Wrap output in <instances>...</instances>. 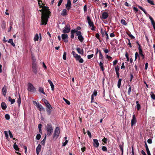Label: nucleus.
<instances>
[{
  "mask_svg": "<svg viewBox=\"0 0 155 155\" xmlns=\"http://www.w3.org/2000/svg\"><path fill=\"white\" fill-rule=\"evenodd\" d=\"M38 5L40 8H42V9L39 10V11L41 12L42 15L41 17V25H45L47 24L48 18L50 12L48 8L45 6V5L42 2L41 0H38Z\"/></svg>",
  "mask_w": 155,
  "mask_h": 155,
  "instance_id": "f257e3e1",
  "label": "nucleus"
},
{
  "mask_svg": "<svg viewBox=\"0 0 155 155\" xmlns=\"http://www.w3.org/2000/svg\"><path fill=\"white\" fill-rule=\"evenodd\" d=\"M47 135L50 136L53 132V128L51 124H47L46 127Z\"/></svg>",
  "mask_w": 155,
  "mask_h": 155,
  "instance_id": "f03ea898",
  "label": "nucleus"
},
{
  "mask_svg": "<svg viewBox=\"0 0 155 155\" xmlns=\"http://www.w3.org/2000/svg\"><path fill=\"white\" fill-rule=\"evenodd\" d=\"M72 54L76 61H78L80 63H82L84 62V60L81 58V56L76 53L74 51H72Z\"/></svg>",
  "mask_w": 155,
  "mask_h": 155,
  "instance_id": "7ed1b4c3",
  "label": "nucleus"
},
{
  "mask_svg": "<svg viewBox=\"0 0 155 155\" xmlns=\"http://www.w3.org/2000/svg\"><path fill=\"white\" fill-rule=\"evenodd\" d=\"M32 70L33 72L35 74L37 73V65L36 62L35 61L33 60V61L32 63Z\"/></svg>",
  "mask_w": 155,
  "mask_h": 155,
  "instance_id": "20e7f679",
  "label": "nucleus"
},
{
  "mask_svg": "<svg viewBox=\"0 0 155 155\" xmlns=\"http://www.w3.org/2000/svg\"><path fill=\"white\" fill-rule=\"evenodd\" d=\"M60 134V128L57 127L56 128L54 134L53 138L57 139L59 136Z\"/></svg>",
  "mask_w": 155,
  "mask_h": 155,
  "instance_id": "39448f33",
  "label": "nucleus"
},
{
  "mask_svg": "<svg viewBox=\"0 0 155 155\" xmlns=\"http://www.w3.org/2000/svg\"><path fill=\"white\" fill-rule=\"evenodd\" d=\"M87 20L89 24V26L90 27H91V29L92 30H94V25L92 21H91L90 20V17L87 16Z\"/></svg>",
  "mask_w": 155,
  "mask_h": 155,
  "instance_id": "423d86ee",
  "label": "nucleus"
},
{
  "mask_svg": "<svg viewBox=\"0 0 155 155\" xmlns=\"http://www.w3.org/2000/svg\"><path fill=\"white\" fill-rule=\"evenodd\" d=\"M28 90L29 91L33 92H34L35 90L32 84L30 83L28 84Z\"/></svg>",
  "mask_w": 155,
  "mask_h": 155,
  "instance_id": "0eeeda50",
  "label": "nucleus"
},
{
  "mask_svg": "<svg viewBox=\"0 0 155 155\" xmlns=\"http://www.w3.org/2000/svg\"><path fill=\"white\" fill-rule=\"evenodd\" d=\"M77 35L78 36V38L79 40L81 42H82L84 40V38L81 35V32L80 31L77 32Z\"/></svg>",
  "mask_w": 155,
  "mask_h": 155,
  "instance_id": "6e6552de",
  "label": "nucleus"
},
{
  "mask_svg": "<svg viewBox=\"0 0 155 155\" xmlns=\"http://www.w3.org/2000/svg\"><path fill=\"white\" fill-rule=\"evenodd\" d=\"M70 27L69 25L67 24L64 29L63 30V32L64 33H68L70 31Z\"/></svg>",
  "mask_w": 155,
  "mask_h": 155,
  "instance_id": "1a4fd4ad",
  "label": "nucleus"
},
{
  "mask_svg": "<svg viewBox=\"0 0 155 155\" xmlns=\"http://www.w3.org/2000/svg\"><path fill=\"white\" fill-rule=\"evenodd\" d=\"M46 110L48 115H50L51 114V110L52 109V107L50 105L49 103L46 105Z\"/></svg>",
  "mask_w": 155,
  "mask_h": 155,
  "instance_id": "9d476101",
  "label": "nucleus"
},
{
  "mask_svg": "<svg viewBox=\"0 0 155 155\" xmlns=\"http://www.w3.org/2000/svg\"><path fill=\"white\" fill-rule=\"evenodd\" d=\"M93 145L96 148H97L99 145V143L98 142V140L97 139H93Z\"/></svg>",
  "mask_w": 155,
  "mask_h": 155,
  "instance_id": "9b49d317",
  "label": "nucleus"
},
{
  "mask_svg": "<svg viewBox=\"0 0 155 155\" xmlns=\"http://www.w3.org/2000/svg\"><path fill=\"white\" fill-rule=\"evenodd\" d=\"M61 37L63 40L65 42L68 41V36L67 34H62L61 35Z\"/></svg>",
  "mask_w": 155,
  "mask_h": 155,
  "instance_id": "f8f14e48",
  "label": "nucleus"
},
{
  "mask_svg": "<svg viewBox=\"0 0 155 155\" xmlns=\"http://www.w3.org/2000/svg\"><path fill=\"white\" fill-rule=\"evenodd\" d=\"M137 122L136 119L134 114H133L132 119L131 121V126H133L135 125Z\"/></svg>",
  "mask_w": 155,
  "mask_h": 155,
  "instance_id": "ddd939ff",
  "label": "nucleus"
},
{
  "mask_svg": "<svg viewBox=\"0 0 155 155\" xmlns=\"http://www.w3.org/2000/svg\"><path fill=\"white\" fill-rule=\"evenodd\" d=\"M108 13L107 12H104L102 13L101 18L102 19H105L108 17Z\"/></svg>",
  "mask_w": 155,
  "mask_h": 155,
  "instance_id": "4468645a",
  "label": "nucleus"
},
{
  "mask_svg": "<svg viewBox=\"0 0 155 155\" xmlns=\"http://www.w3.org/2000/svg\"><path fill=\"white\" fill-rule=\"evenodd\" d=\"M66 8L68 10H69L71 7V2H67V4L65 5Z\"/></svg>",
  "mask_w": 155,
  "mask_h": 155,
  "instance_id": "2eb2a0df",
  "label": "nucleus"
},
{
  "mask_svg": "<svg viewBox=\"0 0 155 155\" xmlns=\"http://www.w3.org/2000/svg\"><path fill=\"white\" fill-rule=\"evenodd\" d=\"M7 87L6 86H4L2 89V94L4 96H5L6 93H7Z\"/></svg>",
  "mask_w": 155,
  "mask_h": 155,
  "instance_id": "dca6fc26",
  "label": "nucleus"
},
{
  "mask_svg": "<svg viewBox=\"0 0 155 155\" xmlns=\"http://www.w3.org/2000/svg\"><path fill=\"white\" fill-rule=\"evenodd\" d=\"M41 146L40 144H38L36 148V150L37 154L38 155L41 150Z\"/></svg>",
  "mask_w": 155,
  "mask_h": 155,
  "instance_id": "f3484780",
  "label": "nucleus"
},
{
  "mask_svg": "<svg viewBox=\"0 0 155 155\" xmlns=\"http://www.w3.org/2000/svg\"><path fill=\"white\" fill-rule=\"evenodd\" d=\"M76 50L79 54L82 55H83L84 54V51L83 49H81L80 48H76Z\"/></svg>",
  "mask_w": 155,
  "mask_h": 155,
  "instance_id": "a211bd4d",
  "label": "nucleus"
},
{
  "mask_svg": "<svg viewBox=\"0 0 155 155\" xmlns=\"http://www.w3.org/2000/svg\"><path fill=\"white\" fill-rule=\"evenodd\" d=\"M38 110L40 111H43L44 110V108H43L42 106L39 104H38L37 105V106H36Z\"/></svg>",
  "mask_w": 155,
  "mask_h": 155,
  "instance_id": "6ab92c4d",
  "label": "nucleus"
},
{
  "mask_svg": "<svg viewBox=\"0 0 155 155\" xmlns=\"http://www.w3.org/2000/svg\"><path fill=\"white\" fill-rule=\"evenodd\" d=\"M48 82L49 83V84H50V85L51 87V90L52 91H53L54 89V85L53 84L52 82L50 80H48Z\"/></svg>",
  "mask_w": 155,
  "mask_h": 155,
  "instance_id": "aec40b11",
  "label": "nucleus"
},
{
  "mask_svg": "<svg viewBox=\"0 0 155 155\" xmlns=\"http://www.w3.org/2000/svg\"><path fill=\"white\" fill-rule=\"evenodd\" d=\"M8 99L9 101L11 102V104H14L15 101V99H14L11 98L10 97H8Z\"/></svg>",
  "mask_w": 155,
  "mask_h": 155,
  "instance_id": "412c9836",
  "label": "nucleus"
},
{
  "mask_svg": "<svg viewBox=\"0 0 155 155\" xmlns=\"http://www.w3.org/2000/svg\"><path fill=\"white\" fill-rule=\"evenodd\" d=\"M1 106L3 110H5L7 107L6 105L4 102H2L1 104Z\"/></svg>",
  "mask_w": 155,
  "mask_h": 155,
  "instance_id": "4be33fe9",
  "label": "nucleus"
},
{
  "mask_svg": "<svg viewBox=\"0 0 155 155\" xmlns=\"http://www.w3.org/2000/svg\"><path fill=\"white\" fill-rule=\"evenodd\" d=\"M67 14V10L66 9H63L61 14V15L64 16L66 15Z\"/></svg>",
  "mask_w": 155,
  "mask_h": 155,
  "instance_id": "5701e85b",
  "label": "nucleus"
},
{
  "mask_svg": "<svg viewBox=\"0 0 155 155\" xmlns=\"http://www.w3.org/2000/svg\"><path fill=\"white\" fill-rule=\"evenodd\" d=\"M8 42L9 43H10L12 45L13 47H15V44L13 43V40L12 39H9L8 41Z\"/></svg>",
  "mask_w": 155,
  "mask_h": 155,
  "instance_id": "b1692460",
  "label": "nucleus"
},
{
  "mask_svg": "<svg viewBox=\"0 0 155 155\" xmlns=\"http://www.w3.org/2000/svg\"><path fill=\"white\" fill-rule=\"evenodd\" d=\"M13 147L14 149L16 151H19V148L18 147V145L16 144V143H15L13 145Z\"/></svg>",
  "mask_w": 155,
  "mask_h": 155,
  "instance_id": "393cba45",
  "label": "nucleus"
},
{
  "mask_svg": "<svg viewBox=\"0 0 155 155\" xmlns=\"http://www.w3.org/2000/svg\"><path fill=\"white\" fill-rule=\"evenodd\" d=\"M39 38V36L38 34H35V36L34 37V40L35 41H38Z\"/></svg>",
  "mask_w": 155,
  "mask_h": 155,
  "instance_id": "a878e982",
  "label": "nucleus"
},
{
  "mask_svg": "<svg viewBox=\"0 0 155 155\" xmlns=\"http://www.w3.org/2000/svg\"><path fill=\"white\" fill-rule=\"evenodd\" d=\"M42 125L41 124H40L38 125V128L39 129V131L40 133L42 134V130H41V127H42Z\"/></svg>",
  "mask_w": 155,
  "mask_h": 155,
  "instance_id": "bb28decb",
  "label": "nucleus"
},
{
  "mask_svg": "<svg viewBox=\"0 0 155 155\" xmlns=\"http://www.w3.org/2000/svg\"><path fill=\"white\" fill-rule=\"evenodd\" d=\"M143 51L142 50L139 51V53L140 55L142 57V59H143L144 58V56L143 54Z\"/></svg>",
  "mask_w": 155,
  "mask_h": 155,
  "instance_id": "cd10ccee",
  "label": "nucleus"
},
{
  "mask_svg": "<svg viewBox=\"0 0 155 155\" xmlns=\"http://www.w3.org/2000/svg\"><path fill=\"white\" fill-rule=\"evenodd\" d=\"M121 80H122L121 79H119L117 83V87L119 88L120 87Z\"/></svg>",
  "mask_w": 155,
  "mask_h": 155,
  "instance_id": "c85d7f7f",
  "label": "nucleus"
},
{
  "mask_svg": "<svg viewBox=\"0 0 155 155\" xmlns=\"http://www.w3.org/2000/svg\"><path fill=\"white\" fill-rule=\"evenodd\" d=\"M39 91L42 93L43 94H45V93L44 92L43 89L42 87H40L39 88Z\"/></svg>",
  "mask_w": 155,
  "mask_h": 155,
  "instance_id": "c756f323",
  "label": "nucleus"
},
{
  "mask_svg": "<svg viewBox=\"0 0 155 155\" xmlns=\"http://www.w3.org/2000/svg\"><path fill=\"white\" fill-rule=\"evenodd\" d=\"M2 27L3 29H5L6 28V23L5 21H3L2 25Z\"/></svg>",
  "mask_w": 155,
  "mask_h": 155,
  "instance_id": "7c9ffc66",
  "label": "nucleus"
},
{
  "mask_svg": "<svg viewBox=\"0 0 155 155\" xmlns=\"http://www.w3.org/2000/svg\"><path fill=\"white\" fill-rule=\"evenodd\" d=\"M17 102L19 106L21 103V99L20 94H19V98L17 100Z\"/></svg>",
  "mask_w": 155,
  "mask_h": 155,
  "instance_id": "2f4dec72",
  "label": "nucleus"
},
{
  "mask_svg": "<svg viewBox=\"0 0 155 155\" xmlns=\"http://www.w3.org/2000/svg\"><path fill=\"white\" fill-rule=\"evenodd\" d=\"M121 24L125 25H127V23L126 21H125L123 19H121Z\"/></svg>",
  "mask_w": 155,
  "mask_h": 155,
  "instance_id": "473e14b6",
  "label": "nucleus"
},
{
  "mask_svg": "<svg viewBox=\"0 0 155 155\" xmlns=\"http://www.w3.org/2000/svg\"><path fill=\"white\" fill-rule=\"evenodd\" d=\"M129 87L127 92V93L128 95H130V92L131 91V87L130 85H129Z\"/></svg>",
  "mask_w": 155,
  "mask_h": 155,
  "instance_id": "72a5a7b5",
  "label": "nucleus"
},
{
  "mask_svg": "<svg viewBox=\"0 0 155 155\" xmlns=\"http://www.w3.org/2000/svg\"><path fill=\"white\" fill-rule=\"evenodd\" d=\"M115 69L116 73H119V69L118 66L115 67Z\"/></svg>",
  "mask_w": 155,
  "mask_h": 155,
  "instance_id": "f704fd0d",
  "label": "nucleus"
},
{
  "mask_svg": "<svg viewBox=\"0 0 155 155\" xmlns=\"http://www.w3.org/2000/svg\"><path fill=\"white\" fill-rule=\"evenodd\" d=\"M119 147H120V149L121 150L122 155L123 154V151H124L123 149V146L122 145H119Z\"/></svg>",
  "mask_w": 155,
  "mask_h": 155,
  "instance_id": "c9c22d12",
  "label": "nucleus"
},
{
  "mask_svg": "<svg viewBox=\"0 0 155 155\" xmlns=\"http://www.w3.org/2000/svg\"><path fill=\"white\" fill-rule=\"evenodd\" d=\"M99 58L100 59H101L102 60H103V55H102L101 52L100 51H99Z\"/></svg>",
  "mask_w": 155,
  "mask_h": 155,
  "instance_id": "e433bc0d",
  "label": "nucleus"
},
{
  "mask_svg": "<svg viewBox=\"0 0 155 155\" xmlns=\"http://www.w3.org/2000/svg\"><path fill=\"white\" fill-rule=\"evenodd\" d=\"M63 99L67 104L68 105L70 104V102L67 99H65L64 98H63Z\"/></svg>",
  "mask_w": 155,
  "mask_h": 155,
  "instance_id": "4c0bfd02",
  "label": "nucleus"
},
{
  "mask_svg": "<svg viewBox=\"0 0 155 155\" xmlns=\"http://www.w3.org/2000/svg\"><path fill=\"white\" fill-rule=\"evenodd\" d=\"M94 55L93 54H92L90 55H88L87 56V58L88 59H90L91 58L93 57Z\"/></svg>",
  "mask_w": 155,
  "mask_h": 155,
  "instance_id": "58836bf2",
  "label": "nucleus"
},
{
  "mask_svg": "<svg viewBox=\"0 0 155 155\" xmlns=\"http://www.w3.org/2000/svg\"><path fill=\"white\" fill-rule=\"evenodd\" d=\"M147 1L150 4L153 5H154V3L152 1L150 0H147Z\"/></svg>",
  "mask_w": 155,
  "mask_h": 155,
  "instance_id": "ea45409f",
  "label": "nucleus"
},
{
  "mask_svg": "<svg viewBox=\"0 0 155 155\" xmlns=\"http://www.w3.org/2000/svg\"><path fill=\"white\" fill-rule=\"evenodd\" d=\"M97 92L96 90H94V91L93 93L92 94L93 96H96L97 95Z\"/></svg>",
  "mask_w": 155,
  "mask_h": 155,
  "instance_id": "a19ab883",
  "label": "nucleus"
},
{
  "mask_svg": "<svg viewBox=\"0 0 155 155\" xmlns=\"http://www.w3.org/2000/svg\"><path fill=\"white\" fill-rule=\"evenodd\" d=\"M43 100L44 102V103L46 105H47V104H48L49 103H48V101L45 99H44Z\"/></svg>",
  "mask_w": 155,
  "mask_h": 155,
  "instance_id": "79ce46f5",
  "label": "nucleus"
},
{
  "mask_svg": "<svg viewBox=\"0 0 155 155\" xmlns=\"http://www.w3.org/2000/svg\"><path fill=\"white\" fill-rule=\"evenodd\" d=\"M41 137V136L39 134H38L36 136V138L38 140H39L40 139Z\"/></svg>",
  "mask_w": 155,
  "mask_h": 155,
  "instance_id": "37998d69",
  "label": "nucleus"
},
{
  "mask_svg": "<svg viewBox=\"0 0 155 155\" xmlns=\"http://www.w3.org/2000/svg\"><path fill=\"white\" fill-rule=\"evenodd\" d=\"M66 52H64L63 54V58L64 60H66Z\"/></svg>",
  "mask_w": 155,
  "mask_h": 155,
  "instance_id": "c03bdc74",
  "label": "nucleus"
},
{
  "mask_svg": "<svg viewBox=\"0 0 155 155\" xmlns=\"http://www.w3.org/2000/svg\"><path fill=\"white\" fill-rule=\"evenodd\" d=\"M5 118L6 119L8 120L10 119V116L8 114H6L5 116Z\"/></svg>",
  "mask_w": 155,
  "mask_h": 155,
  "instance_id": "a18cd8bd",
  "label": "nucleus"
},
{
  "mask_svg": "<svg viewBox=\"0 0 155 155\" xmlns=\"http://www.w3.org/2000/svg\"><path fill=\"white\" fill-rule=\"evenodd\" d=\"M79 31H78L77 30H72L71 31V33L74 34L75 33H76L77 34V32Z\"/></svg>",
  "mask_w": 155,
  "mask_h": 155,
  "instance_id": "49530a36",
  "label": "nucleus"
},
{
  "mask_svg": "<svg viewBox=\"0 0 155 155\" xmlns=\"http://www.w3.org/2000/svg\"><path fill=\"white\" fill-rule=\"evenodd\" d=\"M138 57H139V59H140V57L138 55V53L137 52L135 53V60H136L137 59Z\"/></svg>",
  "mask_w": 155,
  "mask_h": 155,
  "instance_id": "de8ad7c7",
  "label": "nucleus"
},
{
  "mask_svg": "<svg viewBox=\"0 0 155 155\" xmlns=\"http://www.w3.org/2000/svg\"><path fill=\"white\" fill-rule=\"evenodd\" d=\"M102 149L104 151H107V147L105 146L102 147Z\"/></svg>",
  "mask_w": 155,
  "mask_h": 155,
  "instance_id": "09e8293b",
  "label": "nucleus"
},
{
  "mask_svg": "<svg viewBox=\"0 0 155 155\" xmlns=\"http://www.w3.org/2000/svg\"><path fill=\"white\" fill-rule=\"evenodd\" d=\"M103 50L105 53L106 54L107 53L109 52L107 48H104L103 49Z\"/></svg>",
  "mask_w": 155,
  "mask_h": 155,
  "instance_id": "8fccbe9b",
  "label": "nucleus"
},
{
  "mask_svg": "<svg viewBox=\"0 0 155 155\" xmlns=\"http://www.w3.org/2000/svg\"><path fill=\"white\" fill-rule=\"evenodd\" d=\"M106 32H107L106 31H101V34H102V36L103 37H104L105 36V33Z\"/></svg>",
  "mask_w": 155,
  "mask_h": 155,
  "instance_id": "3c124183",
  "label": "nucleus"
},
{
  "mask_svg": "<svg viewBox=\"0 0 155 155\" xmlns=\"http://www.w3.org/2000/svg\"><path fill=\"white\" fill-rule=\"evenodd\" d=\"M149 18L150 20L151 23H153L154 22H155L153 20V18H152V17L151 16H149Z\"/></svg>",
  "mask_w": 155,
  "mask_h": 155,
  "instance_id": "603ef678",
  "label": "nucleus"
},
{
  "mask_svg": "<svg viewBox=\"0 0 155 155\" xmlns=\"http://www.w3.org/2000/svg\"><path fill=\"white\" fill-rule=\"evenodd\" d=\"M87 134L88 135L89 137L90 138H91V132L89 131H87Z\"/></svg>",
  "mask_w": 155,
  "mask_h": 155,
  "instance_id": "864d4df0",
  "label": "nucleus"
},
{
  "mask_svg": "<svg viewBox=\"0 0 155 155\" xmlns=\"http://www.w3.org/2000/svg\"><path fill=\"white\" fill-rule=\"evenodd\" d=\"M106 58L109 60H110L112 59V57L110 56H108V55H106Z\"/></svg>",
  "mask_w": 155,
  "mask_h": 155,
  "instance_id": "5fc2aeb1",
  "label": "nucleus"
},
{
  "mask_svg": "<svg viewBox=\"0 0 155 155\" xmlns=\"http://www.w3.org/2000/svg\"><path fill=\"white\" fill-rule=\"evenodd\" d=\"M140 108V104H137V110H139Z\"/></svg>",
  "mask_w": 155,
  "mask_h": 155,
  "instance_id": "6e6d98bb",
  "label": "nucleus"
},
{
  "mask_svg": "<svg viewBox=\"0 0 155 155\" xmlns=\"http://www.w3.org/2000/svg\"><path fill=\"white\" fill-rule=\"evenodd\" d=\"M62 1H63V0H59V2H58V6H60L61 4Z\"/></svg>",
  "mask_w": 155,
  "mask_h": 155,
  "instance_id": "4d7b16f0",
  "label": "nucleus"
},
{
  "mask_svg": "<svg viewBox=\"0 0 155 155\" xmlns=\"http://www.w3.org/2000/svg\"><path fill=\"white\" fill-rule=\"evenodd\" d=\"M45 141V138H44V139L41 142V143L42 144L44 145Z\"/></svg>",
  "mask_w": 155,
  "mask_h": 155,
  "instance_id": "13d9d810",
  "label": "nucleus"
},
{
  "mask_svg": "<svg viewBox=\"0 0 155 155\" xmlns=\"http://www.w3.org/2000/svg\"><path fill=\"white\" fill-rule=\"evenodd\" d=\"M125 56L127 59V61H129V58L127 53H126L125 54Z\"/></svg>",
  "mask_w": 155,
  "mask_h": 155,
  "instance_id": "bf43d9fd",
  "label": "nucleus"
},
{
  "mask_svg": "<svg viewBox=\"0 0 155 155\" xmlns=\"http://www.w3.org/2000/svg\"><path fill=\"white\" fill-rule=\"evenodd\" d=\"M8 132H9V136H10V137L11 138H12L13 137V135H12V133H11V132L9 130Z\"/></svg>",
  "mask_w": 155,
  "mask_h": 155,
  "instance_id": "052dcab7",
  "label": "nucleus"
},
{
  "mask_svg": "<svg viewBox=\"0 0 155 155\" xmlns=\"http://www.w3.org/2000/svg\"><path fill=\"white\" fill-rule=\"evenodd\" d=\"M117 62H118V61L117 60H114L113 61V63L114 65H116L117 63Z\"/></svg>",
  "mask_w": 155,
  "mask_h": 155,
  "instance_id": "680f3d73",
  "label": "nucleus"
},
{
  "mask_svg": "<svg viewBox=\"0 0 155 155\" xmlns=\"http://www.w3.org/2000/svg\"><path fill=\"white\" fill-rule=\"evenodd\" d=\"M4 132H5V137H8V134L7 131H5Z\"/></svg>",
  "mask_w": 155,
  "mask_h": 155,
  "instance_id": "e2e57ef3",
  "label": "nucleus"
},
{
  "mask_svg": "<svg viewBox=\"0 0 155 155\" xmlns=\"http://www.w3.org/2000/svg\"><path fill=\"white\" fill-rule=\"evenodd\" d=\"M147 142L150 144H151L152 143V140L151 139H148L147 140Z\"/></svg>",
  "mask_w": 155,
  "mask_h": 155,
  "instance_id": "0e129e2a",
  "label": "nucleus"
},
{
  "mask_svg": "<svg viewBox=\"0 0 155 155\" xmlns=\"http://www.w3.org/2000/svg\"><path fill=\"white\" fill-rule=\"evenodd\" d=\"M68 142V140H66L64 143H63V146H65L67 144Z\"/></svg>",
  "mask_w": 155,
  "mask_h": 155,
  "instance_id": "69168bd1",
  "label": "nucleus"
},
{
  "mask_svg": "<svg viewBox=\"0 0 155 155\" xmlns=\"http://www.w3.org/2000/svg\"><path fill=\"white\" fill-rule=\"evenodd\" d=\"M107 140V139L105 138H104V139L102 140V141L103 142H104V143H106Z\"/></svg>",
  "mask_w": 155,
  "mask_h": 155,
  "instance_id": "338daca9",
  "label": "nucleus"
},
{
  "mask_svg": "<svg viewBox=\"0 0 155 155\" xmlns=\"http://www.w3.org/2000/svg\"><path fill=\"white\" fill-rule=\"evenodd\" d=\"M151 97L152 99H153L155 100V95L153 94H152L151 96Z\"/></svg>",
  "mask_w": 155,
  "mask_h": 155,
  "instance_id": "774afa93",
  "label": "nucleus"
}]
</instances>
